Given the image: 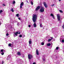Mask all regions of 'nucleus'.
I'll return each mask as SVG.
<instances>
[{
    "instance_id": "nucleus-1",
    "label": "nucleus",
    "mask_w": 64,
    "mask_h": 64,
    "mask_svg": "<svg viewBox=\"0 0 64 64\" xmlns=\"http://www.w3.org/2000/svg\"><path fill=\"white\" fill-rule=\"evenodd\" d=\"M33 21L34 23V27H37V25H36V24L35 23L36 20L37 19V16L36 14H33L32 16V18Z\"/></svg>"
},
{
    "instance_id": "nucleus-2",
    "label": "nucleus",
    "mask_w": 64,
    "mask_h": 64,
    "mask_svg": "<svg viewBox=\"0 0 64 64\" xmlns=\"http://www.w3.org/2000/svg\"><path fill=\"white\" fill-rule=\"evenodd\" d=\"M21 34V33H20V32H17L15 33L14 34V37H16L17 36V34Z\"/></svg>"
},
{
    "instance_id": "nucleus-3",
    "label": "nucleus",
    "mask_w": 64,
    "mask_h": 64,
    "mask_svg": "<svg viewBox=\"0 0 64 64\" xmlns=\"http://www.w3.org/2000/svg\"><path fill=\"white\" fill-rule=\"evenodd\" d=\"M60 42H63V43L64 42V40L63 39V36H61L60 38Z\"/></svg>"
},
{
    "instance_id": "nucleus-4",
    "label": "nucleus",
    "mask_w": 64,
    "mask_h": 64,
    "mask_svg": "<svg viewBox=\"0 0 64 64\" xmlns=\"http://www.w3.org/2000/svg\"><path fill=\"white\" fill-rule=\"evenodd\" d=\"M57 16L58 21H60V20L61 19L60 16L59 14H57Z\"/></svg>"
},
{
    "instance_id": "nucleus-5",
    "label": "nucleus",
    "mask_w": 64,
    "mask_h": 64,
    "mask_svg": "<svg viewBox=\"0 0 64 64\" xmlns=\"http://www.w3.org/2000/svg\"><path fill=\"white\" fill-rule=\"evenodd\" d=\"M40 11L41 12H44V8L43 7H42L40 9Z\"/></svg>"
},
{
    "instance_id": "nucleus-6",
    "label": "nucleus",
    "mask_w": 64,
    "mask_h": 64,
    "mask_svg": "<svg viewBox=\"0 0 64 64\" xmlns=\"http://www.w3.org/2000/svg\"><path fill=\"white\" fill-rule=\"evenodd\" d=\"M28 58L29 59H31L33 58V56L31 54H30L28 55Z\"/></svg>"
},
{
    "instance_id": "nucleus-7",
    "label": "nucleus",
    "mask_w": 64,
    "mask_h": 64,
    "mask_svg": "<svg viewBox=\"0 0 64 64\" xmlns=\"http://www.w3.org/2000/svg\"><path fill=\"white\" fill-rule=\"evenodd\" d=\"M24 5V2H21L20 4V8H22V6H23Z\"/></svg>"
},
{
    "instance_id": "nucleus-8",
    "label": "nucleus",
    "mask_w": 64,
    "mask_h": 64,
    "mask_svg": "<svg viewBox=\"0 0 64 64\" xmlns=\"http://www.w3.org/2000/svg\"><path fill=\"white\" fill-rule=\"evenodd\" d=\"M43 3L45 8H47L48 6H47V4L46 3V2H44Z\"/></svg>"
},
{
    "instance_id": "nucleus-9",
    "label": "nucleus",
    "mask_w": 64,
    "mask_h": 64,
    "mask_svg": "<svg viewBox=\"0 0 64 64\" xmlns=\"http://www.w3.org/2000/svg\"><path fill=\"white\" fill-rule=\"evenodd\" d=\"M36 55H39V51H38V50H36Z\"/></svg>"
},
{
    "instance_id": "nucleus-10",
    "label": "nucleus",
    "mask_w": 64,
    "mask_h": 64,
    "mask_svg": "<svg viewBox=\"0 0 64 64\" xmlns=\"http://www.w3.org/2000/svg\"><path fill=\"white\" fill-rule=\"evenodd\" d=\"M40 6H38L36 8V11H38L40 9Z\"/></svg>"
},
{
    "instance_id": "nucleus-11",
    "label": "nucleus",
    "mask_w": 64,
    "mask_h": 64,
    "mask_svg": "<svg viewBox=\"0 0 64 64\" xmlns=\"http://www.w3.org/2000/svg\"><path fill=\"white\" fill-rule=\"evenodd\" d=\"M50 16H52V17L54 19H55V17L54 16V15H53V14H50Z\"/></svg>"
},
{
    "instance_id": "nucleus-12",
    "label": "nucleus",
    "mask_w": 64,
    "mask_h": 64,
    "mask_svg": "<svg viewBox=\"0 0 64 64\" xmlns=\"http://www.w3.org/2000/svg\"><path fill=\"white\" fill-rule=\"evenodd\" d=\"M29 44H32V41L31 39H30V40L29 41Z\"/></svg>"
},
{
    "instance_id": "nucleus-13",
    "label": "nucleus",
    "mask_w": 64,
    "mask_h": 64,
    "mask_svg": "<svg viewBox=\"0 0 64 64\" xmlns=\"http://www.w3.org/2000/svg\"><path fill=\"white\" fill-rule=\"evenodd\" d=\"M47 45L48 46H50L51 45V44H50V43L48 44H47Z\"/></svg>"
},
{
    "instance_id": "nucleus-14",
    "label": "nucleus",
    "mask_w": 64,
    "mask_h": 64,
    "mask_svg": "<svg viewBox=\"0 0 64 64\" xmlns=\"http://www.w3.org/2000/svg\"><path fill=\"white\" fill-rule=\"evenodd\" d=\"M17 54L18 55H21V54L20 53V52H18Z\"/></svg>"
},
{
    "instance_id": "nucleus-15",
    "label": "nucleus",
    "mask_w": 64,
    "mask_h": 64,
    "mask_svg": "<svg viewBox=\"0 0 64 64\" xmlns=\"http://www.w3.org/2000/svg\"><path fill=\"white\" fill-rule=\"evenodd\" d=\"M42 23H41L40 24V27H43V26H42Z\"/></svg>"
},
{
    "instance_id": "nucleus-16",
    "label": "nucleus",
    "mask_w": 64,
    "mask_h": 64,
    "mask_svg": "<svg viewBox=\"0 0 64 64\" xmlns=\"http://www.w3.org/2000/svg\"><path fill=\"white\" fill-rule=\"evenodd\" d=\"M42 60L43 61H45V58H42Z\"/></svg>"
},
{
    "instance_id": "nucleus-17",
    "label": "nucleus",
    "mask_w": 64,
    "mask_h": 64,
    "mask_svg": "<svg viewBox=\"0 0 64 64\" xmlns=\"http://www.w3.org/2000/svg\"><path fill=\"white\" fill-rule=\"evenodd\" d=\"M10 10L12 11V12H14V10L13 8H12V9H10Z\"/></svg>"
},
{
    "instance_id": "nucleus-18",
    "label": "nucleus",
    "mask_w": 64,
    "mask_h": 64,
    "mask_svg": "<svg viewBox=\"0 0 64 64\" xmlns=\"http://www.w3.org/2000/svg\"><path fill=\"white\" fill-rule=\"evenodd\" d=\"M47 38L48 39H49L50 38H51V37L49 36H48L47 37Z\"/></svg>"
},
{
    "instance_id": "nucleus-19",
    "label": "nucleus",
    "mask_w": 64,
    "mask_h": 64,
    "mask_svg": "<svg viewBox=\"0 0 64 64\" xmlns=\"http://www.w3.org/2000/svg\"><path fill=\"white\" fill-rule=\"evenodd\" d=\"M16 16H17V17H19V14H16Z\"/></svg>"
},
{
    "instance_id": "nucleus-20",
    "label": "nucleus",
    "mask_w": 64,
    "mask_h": 64,
    "mask_svg": "<svg viewBox=\"0 0 64 64\" xmlns=\"http://www.w3.org/2000/svg\"><path fill=\"white\" fill-rule=\"evenodd\" d=\"M51 40H52L51 39H49L48 40V42H50V41H51Z\"/></svg>"
},
{
    "instance_id": "nucleus-21",
    "label": "nucleus",
    "mask_w": 64,
    "mask_h": 64,
    "mask_svg": "<svg viewBox=\"0 0 64 64\" xmlns=\"http://www.w3.org/2000/svg\"><path fill=\"white\" fill-rule=\"evenodd\" d=\"M15 1H14L12 2L13 4H15Z\"/></svg>"
},
{
    "instance_id": "nucleus-22",
    "label": "nucleus",
    "mask_w": 64,
    "mask_h": 64,
    "mask_svg": "<svg viewBox=\"0 0 64 64\" xmlns=\"http://www.w3.org/2000/svg\"><path fill=\"white\" fill-rule=\"evenodd\" d=\"M59 11H60V13H63V11H62V10H59Z\"/></svg>"
},
{
    "instance_id": "nucleus-23",
    "label": "nucleus",
    "mask_w": 64,
    "mask_h": 64,
    "mask_svg": "<svg viewBox=\"0 0 64 64\" xmlns=\"http://www.w3.org/2000/svg\"><path fill=\"white\" fill-rule=\"evenodd\" d=\"M2 12H3V11L2 10H1L0 11V14H1V13H2Z\"/></svg>"
},
{
    "instance_id": "nucleus-24",
    "label": "nucleus",
    "mask_w": 64,
    "mask_h": 64,
    "mask_svg": "<svg viewBox=\"0 0 64 64\" xmlns=\"http://www.w3.org/2000/svg\"><path fill=\"white\" fill-rule=\"evenodd\" d=\"M8 45L9 46H11L12 45H11V44H8Z\"/></svg>"
},
{
    "instance_id": "nucleus-25",
    "label": "nucleus",
    "mask_w": 64,
    "mask_h": 64,
    "mask_svg": "<svg viewBox=\"0 0 64 64\" xmlns=\"http://www.w3.org/2000/svg\"><path fill=\"white\" fill-rule=\"evenodd\" d=\"M31 3L32 5H33V2L32 1H31Z\"/></svg>"
},
{
    "instance_id": "nucleus-26",
    "label": "nucleus",
    "mask_w": 64,
    "mask_h": 64,
    "mask_svg": "<svg viewBox=\"0 0 64 64\" xmlns=\"http://www.w3.org/2000/svg\"><path fill=\"white\" fill-rule=\"evenodd\" d=\"M7 58H8L10 59V55H9L8 56Z\"/></svg>"
},
{
    "instance_id": "nucleus-27",
    "label": "nucleus",
    "mask_w": 64,
    "mask_h": 64,
    "mask_svg": "<svg viewBox=\"0 0 64 64\" xmlns=\"http://www.w3.org/2000/svg\"><path fill=\"white\" fill-rule=\"evenodd\" d=\"M41 44L42 45H44V42H42Z\"/></svg>"
},
{
    "instance_id": "nucleus-28",
    "label": "nucleus",
    "mask_w": 64,
    "mask_h": 64,
    "mask_svg": "<svg viewBox=\"0 0 64 64\" xmlns=\"http://www.w3.org/2000/svg\"><path fill=\"white\" fill-rule=\"evenodd\" d=\"M29 46H30V47H31V46L32 45V44H29Z\"/></svg>"
},
{
    "instance_id": "nucleus-29",
    "label": "nucleus",
    "mask_w": 64,
    "mask_h": 64,
    "mask_svg": "<svg viewBox=\"0 0 64 64\" xmlns=\"http://www.w3.org/2000/svg\"><path fill=\"white\" fill-rule=\"evenodd\" d=\"M58 49H59V48H58V47H56V50H58Z\"/></svg>"
},
{
    "instance_id": "nucleus-30",
    "label": "nucleus",
    "mask_w": 64,
    "mask_h": 64,
    "mask_svg": "<svg viewBox=\"0 0 64 64\" xmlns=\"http://www.w3.org/2000/svg\"><path fill=\"white\" fill-rule=\"evenodd\" d=\"M22 35L20 34L19 35V37H20V38H21V37H22Z\"/></svg>"
},
{
    "instance_id": "nucleus-31",
    "label": "nucleus",
    "mask_w": 64,
    "mask_h": 64,
    "mask_svg": "<svg viewBox=\"0 0 64 64\" xmlns=\"http://www.w3.org/2000/svg\"><path fill=\"white\" fill-rule=\"evenodd\" d=\"M62 28L63 29H64V25L62 26Z\"/></svg>"
},
{
    "instance_id": "nucleus-32",
    "label": "nucleus",
    "mask_w": 64,
    "mask_h": 64,
    "mask_svg": "<svg viewBox=\"0 0 64 64\" xmlns=\"http://www.w3.org/2000/svg\"><path fill=\"white\" fill-rule=\"evenodd\" d=\"M1 52H3V49L1 50Z\"/></svg>"
},
{
    "instance_id": "nucleus-33",
    "label": "nucleus",
    "mask_w": 64,
    "mask_h": 64,
    "mask_svg": "<svg viewBox=\"0 0 64 64\" xmlns=\"http://www.w3.org/2000/svg\"><path fill=\"white\" fill-rule=\"evenodd\" d=\"M54 4H52V5H51V6H54Z\"/></svg>"
},
{
    "instance_id": "nucleus-34",
    "label": "nucleus",
    "mask_w": 64,
    "mask_h": 64,
    "mask_svg": "<svg viewBox=\"0 0 64 64\" xmlns=\"http://www.w3.org/2000/svg\"><path fill=\"white\" fill-rule=\"evenodd\" d=\"M4 52H2L1 54L2 55H4Z\"/></svg>"
},
{
    "instance_id": "nucleus-35",
    "label": "nucleus",
    "mask_w": 64,
    "mask_h": 64,
    "mask_svg": "<svg viewBox=\"0 0 64 64\" xmlns=\"http://www.w3.org/2000/svg\"><path fill=\"white\" fill-rule=\"evenodd\" d=\"M6 35L7 36H8V35H9V34L8 33V34H6Z\"/></svg>"
},
{
    "instance_id": "nucleus-36",
    "label": "nucleus",
    "mask_w": 64,
    "mask_h": 64,
    "mask_svg": "<svg viewBox=\"0 0 64 64\" xmlns=\"http://www.w3.org/2000/svg\"><path fill=\"white\" fill-rule=\"evenodd\" d=\"M17 25L18 26H19V23H18L17 24Z\"/></svg>"
},
{
    "instance_id": "nucleus-37",
    "label": "nucleus",
    "mask_w": 64,
    "mask_h": 64,
    "mask_svg": "<svg viewBox=\"0 0 64 64\" xmlns=\"http://www.w3.org/2000/svg\"><path fill=\"white\" fill-rule=\"evenodd\" d=\"M10 59V58H7V59H6V60H9Z\"/></svg>"
},
{
    "instance_id": "nucleus-38",
    "label": "nucleus",
    "mask_w": 64,
    "mask_h": 64,
    "mask_svg": "<svg viewBox=\"0 0 64 64\" xmlns=\"http://www.w3.org/2000/svg\"><path fill=\"white\" fill-rule=\"evenodd\" d=\"M28 27H31V25H29L28 26Z\"/></svg>"
},
{
    "instance_id": "nucleus-39",
    "label": "nucleus",
    "mask_w": 64,
    "mask_h": 64,
    "mask_svg": "<svg viewBox=\"0 0 64 64\" xmlns=\"http://www.w3.org/2000/svg\"><path fill=\"white\" fill-rule=\"evenodd\" d=\"M3 6H6V5L5 4H4L2 5Z\"/></svg>"
},
{
    "instance_id": "nucleus-40",
    "label": "nucleus",
    "mask_w": 64,
    "mask_h": 64,
    "mask_svg": "<svg viewBox=\"0 0 64 64\" xmlns=\"http://www.w3.org/2000/svg\"><path fill=\"white\" fill-rule=\"evenodd\" d=\"M32 64H36V63H35V62H33Z\"/></svg>"
},
{
    "instance_id": "nucleus-41",
    "label": "nucleus",
    "mask_w": 64,
    "mask_h": 64,
    "mask_svg": "<svg viewBox=\"0 0 64 64\" xmlns=\"http://www.w3.org/2000/svg\"><path fill=\"white\" fill-rule=\"evenodd\" d=\"M3 52H5V51L4 50H3Z\"/></svg>"
},
{
    "instance_id": "nucleus-42",
    "label": "nucleus",
    "mask_w": 64,
    "mask_h": 64,
    "mask_svg": "<svg viewBox=\"0 0 64 64\" xmlns=\"http://www.w3.org/2000/svg\"><path fill=\"white\" fill-rule=\"evenodd\" d=\"M2 64H4V62L3 61H2Z\"/></svg>"
},
{
    "instance_id": "nucleus-43",
    "label": "nucleus",
    "mask_w": 64,
    "mask_h": 64,
    "mask_svg": "<svg viewBox=\"0 0 64 64\" xmlns=\"http://www.w3.org/2000/svg\"><path fill=\"white\" fill-rule=\"evenodd\" d=\"M51 40H52V39H53V38L51 37Z\"/></svg>"
},
{
    "instance_id": "nucleus-44",
    "label": "nucleus",
    "mask_w": 64,
    "mask_h": 64,
    "mask_svg": "<svg viewBox=\"0 0 64 64\" xmlns=\"http://www.w3.org/2000/svg\"><path fill=\"white\" fill-rule=\"evenodd\" d=\"M18 19H19V20H20L21 19L20 18H18Z\"/></svg>"
},
{
    "instance_id": "nucleus-45",
    "label": "nucleus",
    "mask_w": 64,
    "mask_h": 64,
    "mask_svg": "<svg viewBox=\"0 0 64 64\" xmlns=\"http://www.w3.org/2000/svg\"><path fill=\"white\" fill-rule=\"evenodd\" d=\"M58 0L60 2V1H61V0Z\"/></svg>"
},
{
    "instance_id": "nucleus-46",
    "label": "nucleus",
    "mask_w": 64,
    "mask_h": 64,
    "mask_svg": "<svg viewBox=\"0 0 64 64\" xmlns=\"http://www.w3.org/2000/svg\"><path fill=\"white\" fill-rule=\"evenodd\" d=\"M26 1L28 3H29V2H28V1Z\"/></svg>"
},
{
    "instance_id": "nucleus-47",
    "label": "nucleus",
    "mask_w": 64,
    "mask_h": 64,
    "mask_svg": "<svg viewBox=\"0 0 64 64\" xmlns=\"http://www.w3.org/2000/svg\"><path fill=\"white\" fill-rule=\"evenodd\" d=\"M1 24V23L0 22V25Z\"/></svg>"
},
{
    "instance_id": "nucleus-48",
    "label": "nucleus",
    "mask_w": 64,
    "mask_h": 64,
    "mask_svg": "<svg viewBox=\"0 0 64 64\" xmlns=\"http://www.w3.org/2000/svg\"><path fill=\"white\" fill-rule=\"evenodd\" d=\"M22 57H24V56Z\"/></svg>"
}]
</instances>
